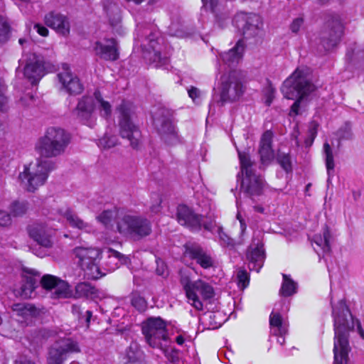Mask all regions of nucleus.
Here are the masks:
<instances>
[{
	"label": "nucleus",
	"mask_w": 364,
	"mask_h": 364,
	"mask_svg": "<svg viewBox=\"0 0 364 364\" xmlns=\"http://www.w3.org/2000/svg\"><path fill=\"white\" fill-rule=\"evenodd\" d=\"M344 27L338 17L328 20L320 33V43L325 51L333 49L341 41Z\"/></svg>",
	"instance_id": "f8f14e48"
},
{
	"label": "nucleus",
	"mask_w": 364,
	"mask_h": 364,
	"mask_svg": "<svg viewBox=\"0 0 364 364\" xmlns=\"http://www.w3.org/2000/svg\"><path fill=\"white\" fill-rule=\"evenodd\" d=\"M93 293V288L88 283H80L75 287V293L73 296L75 297H84L88 296Z\"/></svg>",
	"instance_id": "37998d69"
},
{
	"label": "nucleus",
	"mask_w": 364,
	"mask_h": 364,
	"mask_svg": "<svg viewBox=\"0 0 364 364\" xmlns=\"http://www.w3.org/2000/svg\"><path fill=\"white\" fill-rule=\"evenodd\" d=\"M254 209L256 212H258V213H263L264 211V209L262 206H260V205H256L254 207Z\"/></svg>",
	"instance_id": "774afa93"
},
{
	"label": "nucleus",
	"mask_w": 364,
	"mask_h": 364,
	"mask_svg": "<svg viewBox=\"0 0 364 364\" xmlns=\"http://www.w3.org/2000/svg\"><path fill=\"white\" fill-rule=\"evenodd\" d=\"M109 237L105 239L107 244L121 242L118 235H124L127 240L138 241L150 234V229H110Z\"/></svg>",
	"instance_id": "4be33fe9"
},
{
	"label": "nucleus",
	"mask_w": 364,
	"mask_h": 364,
	"mask_svg": "<svg viewBox=\"0 0 364 364\" xmlns=\"http://www.w3.org/2000/svg\"><path fill=\"white\" fill-rule=\"evenodd\" d=\"M220 100L223 104L240 100L246 91V75L242 70H232L220 78Z\"/></svg>",
	"instance_id": "20e7f679"
},
{
	"label": "nucleus",
	"mask_w": 364,
	"mask_h": 364,
	"mask_svg": "<svg viewBox=\"0 0 364 364\" xmlns=\"http://www.w3.org/2000/svg\"><path fill=\"white\" fill-rule=\"evenodd\" d=\"M117 144V139L115 136H109L105 134L99 139V146L104 149H110L115 146Z\"/></svg>",
	"instance_id": "c03bdc74"
},
{
	"label": "nucleus",
	"mask_w": 364,
	"mask_h": 364,
	"mask_svg": "<svg viewBox=\"0 0 364 364\" xmlns=\"http://www.w3.org/2000/svg\"><path fill=\"white\" fill-rule=\"evenodd\" d=\"M43 289L53 291L55 298H70L73 296L71 287L64 280L51 274H46L41 279Z\"/></svg>",
	"instance_id": "f3484780"
},
{
	"label": "nucleus",
	"mask_w": 364,
	"mask_h": 364,
	"mask_svg": "<svg viewBox=\"0 0 364 364\" xmlns=\"http://www.w3.org/2000/svg\"><path fill=\"white\" fill-rule=\"evenodd\" d=\"M134 105L129 101L123 100L117 107L119 112V134L130 141L131 146L138 149L141 144V134L139 127L131 120V115L134 112Z\"/></svg>",
	"instance_id": "423d86ee"
},
{
	"label": "nucleus",
	"mask_w": 364,
	"mask_h": 364,
	"mask_svg": "<svg viewBox=\"0 0 364 364\" xmlns=\"http://www.w3.org/2000/svg\"><path fill=\"white\" fill-rule=\"evenodd\" d=\"M237 285L241 289L246 288L250 282L248 273L245 269H239L237 273Z\"/></svg>",
	"instance_id": "a18cd8bd"
},
{
	"label": "nucleus",
	"mask_w": 364,
	"mask_h": 364,
	"mask_svg": "<svg viewBox=\"0 0 364 364\" xmlns=\"http://www.w3.org/2000/svg\"><path fill=\"white\" fill-rule=\"evenodd\" d=\"M63 236L65 238H70L72 240H76L79 237L80 234L77 231H69L68 233H65Z\"/></svg>",
	"instance_id": "e2e57ef3"
},
{
	"label": "nucleus",
	"mask_w": 364,
	"mask_h": 364,
	"mask_svg": "<svg viewBox=\"0 0 364 364\" xmlns=\"http://www.w3.org/2000/svg\"><path fill=\"white\" fill-rule=\"evenodd\" d=\"M323 152L327 174L331 176V172L334 170L335 163L332 149L327 141L323 144Z\"/></svg>",
	"instance_id": "e433bc0d"
},
{
	"label": "nucleus",
	"mask_w": 364,
	"mask_h": 364,
	"mask_svg": "<svg viewBox=\"0 0 364 364\" xmlns=\"http://www.w3.org/2000/svg\"><path fill=\"white\" fill-rule=\"evenodd\" d=\"M63 71L58 74V77L63 88L70 95H77L82 92L83 85L80 79L73 76L68 64L63 65Z\"/></svg>",
	"instance_id": "aec40b11"
},
{
	"label": "nucleus",
	"mask_w": 364,
	"mask_h": 364,
	"mask_svg": "<svg viewBox=\"0 0 364 364\" xmlns=\"http://www.w3.org/2000/svg\"><path fill=\"white\" fill-rule=\"evenodd\" d=\"M108 252L109 253V259L114 258L117 259L119 262L122 263L127 264L129 262V258L125 255H122L119 252L114 250L112 249H109Z\"/></svg>",
	"instance_id": "3c124183"
},
{
	"label": "nucleus",
	"mask_w": 364,
	"mask_h": 364,
	"mask_svg": "<svg viewBox=\"0 0 364 364\" xmlns=\"http://www.w3.org/2000/svg\"><path fill=\"white\" fill-rule=\"evenodd\" d=\"M71 142V135L61 127H50L44 134L39 137L35 149L41 157L55 158L65 152Z\"/></svg>",
	"instance_id": "7ed1b4c3"
},
{
	"label": "nucleus",
	"mask_w": 364,
	"mask_h": 364,
	"mask_svg": "<svg viewBox=\"0 0 364 364\" xmlns=\"http://www.w3.org/2000/svg\"><path fill=\"white\" fill-rule=\"evenodd\" d=\"M28 202L14 200L9 207L11 213L16 217L21 216L25 214L28 210Z\"/></svg>",
	"instance_id": "ea45409f"
},
{
	"label": "nucleus",
	"mask_w": 364,
	"mask_h": 364,
	"mask_svg": "<svg viewBox=\"0 0 364 364\" xmlns=\"http://www.w3.org/2000/svg\"><path fill=\"white\" fill-rule=\"evenodd\" d=\"M271 333L277 336V343L283 345L285 342L284 336L287 333V325L283 321L281 315L274 311L269 316Z\"/></svg>",
	"instance_id": "bb28decb"
},
{
	"label": "nucleus",
	"mask_w": 364,
	"mask_h": 364,
	"mask_svg": "<svg viewBox=\"0 0 364 364\" xmlns=\"http://www.w3.org/2000/svg\"><path fill=\"white\" fill-rule=\"evenodd\" d=\"M119 212V209L114 207L112 209L103 210L96 218L102 225L107 226L117 219Z\"/></svg>",
	"instance_id": "f704fd0d"
},
{
	"label": "nucleus",
	"mask_w": 364,
	"mask_h": 364,
	"mask_svg": "<svg viewBox=\"0 0 364 364\" xmlns=\"http://www.w3.org/2000/svg\"><path fill=\"white\" fill-rule=\"evenodd\" d=\"M156 272L159 275L164 276L166 274V267L163 262H157Z\"/></svg>",
	"instance_id": "680f3d73"
},
{
	"label": "nucleus",
	"mask_w": 364,
	"mask_h": 364,
	"mask_svg": "<svg viewBox=\"0 0 364 364\" xmlns=\"http://www.w3.org/2000/svg\"><path fill=\"white\" fill-rule=\"evenodd\" d=\"M264 182L260 176L254 172L246 171L242 180L241 189L249 197L259 196L263 193Z\"/></svg>",
	"instance_id": "5701e85b"
},
{
	"label": "nucleus",
	"mask_w": 364,
	"mask_h": 364,
	"mask_svg": "<svg viewBox=\"0 0 364 364\" xmlns=\"http://www.w3.org/2000/svg\"><path fill=\"white\" fill-rule=\"evenodd\" d=\"M318 124L316 122H313L311 124V127L309 129V138L305 140L306 146H311L315 138L317 135V129Z\"/></svg>",
	"instance_id": "8fccbe9b"
},
{
	"label": "nucleus",
	"mask_w": 364,
	"mask_h": 364,
	"mask_svg": "<svg viewBox=\"0 0 364 364\" xmlns=\"http://www.w3.org/2000/svg\"><path fill=\"white\" fill-rule=\"evenodd\" d=\"M296 284L287 275L283 274V282L280 289V294L284 296H289L296 292Z\"/></svg>",
	"instance_id": "4c0bfd02"
},
{
	"label": "nucleus",
	"mask_w": 364,
	"mask_h": 364,
	"mask_svg": "<svg viewBox=\"0 0 364 364\" xmlns=\"http://www.w3.org/2000/svg\"><path fill=\"white\" fill-rule=\"evenodd\" d=\"M142 333L146 343L154 348L164 350L168 336L166 330V322L161 317H149L142 325Z\"/></svg>",
	"instance_id": "6e6552de"
},
{
	"label": "nucleus",
	"mask_w": 364,
	"mask_h": 364,
	"mask_svg": "<svg viewBox=\"0 0 364 364\" xmlns=\"http://www.w3.org/2000/svg\"><path fill=\"white\" fill-rule=\"evenodd\" d=\"M312 80V71L307 66H299L283 82L281 92L284 98L295 100L290 107L289 115L299 114L303 100L316 90Z\"/></svg>",
	"instance_id": "f03ea898"
},
{
	"label": "nucleus",
	"mask_w": 364,
	"mask_h": 364,
	"mask_svg": "<svg viewBox=\"0 0 364 364\" xmlns=\"http://www.w3.org/2000/svg\"><path fill=\"white\" fill-rule=\"evenodd\" d=\"M132 305L139 311H143L146 308V301L139 294H134L131 299Z\"/></svg>",
	"instance_id": "09e8293b"
},
{
	"label": "nucleus",
	"mask_w": 364,
	"mask_h": 364,
	"mask_svg": "<svg viewBox=\"0 0 364 364\" xmlns=\"http://www.w3.org/2000/svg\"><path fill=\"white\" fill-rule=\"evenodd\" d=\"M176 342L178 345L182 346L185 342V338L183 335L179 334L176 337Z\"/></svg>",
	"instance_id": "69168bd1"
},
{
	"label": "nucleus",
	"mask_w": 364,
	"mask_h": 364,
	"mask_svg": "<svg viewBox=\"0 0 364 364\" xmlns=\"http://www.w3.org/2000/svg\"><path fill=\"white\" fill-rule=\"evenodd\" d=\"M263 232L256 229L253 232L252 242L247 252L249 268L258 272L262 267L265 259V252L262 242Z\"/></svg>",
	"instance_id": "ddd939ff"
},
{
	"label": "nucleus",
	"mask_w": 364,
	"mask_h": 364,
	"mask_svg": "<svg viewBox=\"0 0 364 364\" xmlns=\"http://www.w3.org/2000/svg\"><path fill=\"white\" fill-rule=\"evenodd\" d=\"M55 168L56 164L54 161L38 159L35 163H31L28 166H25L19 178L21 180H27L26 189L28 192L33 193L46 183L50 173Z\"/></svg>",
	"instance_id": "39448f33"
},
{
	"label": "nucleus",
	"mask_w": 364,
	"mask_h": 364,
	"mask_svg": "<svg viewBox=\"0 0 364 364\" xmlns=\"http://www.w3.org/2000/svg\"><path fill=\"white\" fill-rule=\"evenodd\" d=\"M144 58L149 61L150 65H152L156 68L166 65L168 61L166 58H163L161 56V52L155 50H149L145 53Z\"/></svg>",
	"instance_id": "72a5a7b5"
},
{
	"label": "nucleus",
	"mask_w": 364,
	"mask_h": 364,
	"mask_svg": "<svg viewBox=\"0 0 364 364\" xmlns=\"http://www.w3.org/2000/svg\"><path fill=\"white\" fill-rule=\"evenodd\" d=\"M92 316V311H86L85 312V317H86V323H87V325L89 324L90 321V318Z\"/></svg>",
	"instance_id": "338daca9"
},
{
	"label": "nucleus",
	"mask_w": 364,
	"mask_h": 364,
	"mask_svg": "<svg viewBox=\"0 0 364 364\" xmlns=\"http://www.w3.org/2000/svg\"><path fill=\"white\" fill-rule=\"evenodd\" d=\"M46 74L43 57L34 53H30L23 68L24 77L32 85H36Z\"/></svg>",
	"instance_id": "4468645a"
},
{
	"label": "nucleus",
	"mask_w": 364,
	"mask_h": 364,
	"mask_svg": "<svg viewBox=\"0 0 364 364\" xmlns=\"http://www.w3.org/2000/svg\"><path fill=\"white\" fill-rule=\"evenodd\" d=\"M236 26L242 29L245 38L254 37L258 34L262 21L260 16L255 14L242 13L237 14L234 19Z\"/></svg>",
	"instance_id": "2eb2a0df"
},
{
	"label": "nucleus",
	"mask_w": 364,
	"mask_h": 364,
	"mask_svg": "<svg viewBox=\"0 0 364 364\" xmlns=\"http://www.w3.org/2000/svg\"><path fill=\"white\" fill-rule=\"evenodd\" d=\"M332 306V316L334 326L333 364H348V334L350 331H355L364 339V331L358 319L352 316L346 301L341 299Z\"/></svg>",
	"instance_id": "f257e3e1"
},
{
	"label": "nucleus",
	"mask_w": 364,
	"mask_h": 364,
	"mask_svg": "<svg viewBox=\"0 0 364 364\" xmlns=\"http://www.w3.org/2000/svg\"><path fill=\"white\" fill-rule=\"evenodd\" d=\"M245 47L243 40H238L234 47L221 54L223 60L229 66L237 64L243 57Z\"/></svg>",
	"instance_id": "cd10ccee"
},
{
	"label": "nucleus",
	"mask_w": 364,
	"mask_h": 364,
	"mask_svg": "<svg viewBox=\"0 0 364 364\" xmlns=\"http://www.w3.org/2000/svg\"><path fill=\"white\" fill-rule=\"evenodd\" d=\"M273 137L272 131L266 130L260 138L258 153L262 164H269L274 158V151L272 147Z\"/></svg>",
	"instance_id": "393cba45"
},
{
	"label": "nucleus",
	"mask_w": 364,
	"mask_h": 364,
	"mask_svg": "<svg viewBox=\"0 0 364 364\" xmlns=\"http://www.w3.org/2000/svg\"><path fill=\"white\" fill-rule=\"evenodd\" d=\"M275 88L270 80L267 79V87L264 91L265 103L267 106H270L274 99Z\"/></svg>",
	"instance_id": "49530a36"
},
{
	"label": "nucleus",
	"mask_w": 364,
	"mask_h": 364,
	"mask_svg": "<svg viewBox=\"0 0 364 364\" xmlns=\"http://www.w3.org/2000/svg\"><path fill=\"white\" fill-rule=\"evenodd\" d=\"M276 159L277 163L287 173L292 172L291 158L289 153H284L279 150L277 154Z\"/></svg>",
	"instance_id": "c9c22d12"
},
{
	"label": "nucleus",
	"mask_w": 364,
	"mask_h": 364,
	"mask_svg": "<svg viewBox=\"0 0 364 364\" xmlns=\"http://www.w3.org/2000/svg\"><path fill=\"white\" fill-rule=\"evenodd\" d=\"M94 96H95V98L96 99V100L99 102V103H101V102L102 101H105L102 98V96L101 95V92L100 90H97L95 91L94 92Z\"/></svg>",
	"instance_id": "0e129e2a"
},
{
	"label": "nucleus",
	"mask_w": 364,
	"mask_h": 364,
	"mask_svg": "<svg viewBox=\"0 0 364 364\" xmlns=\"http://www.w3.org/2000/svg\"><path fill=\"white\" fill-rule=\"evenodd\" d=\"M26 283L21 287L22 296L25 298H30L34 289L37 287L38 279L40 274L35 269H25Z\"/></svg>",
	"instance_id": "c756f323"
},
{
	"label": "nucleus",
	"mask_w": 364,
	"mask_h": 364,
	"mask_svg": "<svg viewBox=\"0 0 364 364\" xmlns=\"http://www.w3.org/2000/svg\"><path fill=\"white\" fill-rule=\"evenodd\" d=\"M65 218L73 228H83L84 223L77 215L73 214L70 210H67Z\"/></svg>",
	"instance_id": "de8ad7c7"
},
{
	"label": "nucleus",
	"mask_w": 364,
	"mask_h": 364,
	"mask_svg": "<svg viewBox=\"0 0 364 364\" xmlns=\"http://www.w3.org/2000/svg\"><path fill=\"white\" fill-rule=\"evenodd\" d=\"M188 97L191 98L193 101L198 98L200 95L199 90L193 86H191V88L188 90Z\"/></svg>",
	"instance_id": "052dcab7"
},
{
	"label": "nucleus",
	"mask_w": 364,
	"mask_h": 364,
	"mask_svg": "<svg viewBox=\"0 0 364 364\" xmlns=\"http://www.w3.org/2000/svg\"><path fill=\"white\" fill-rule=\"evenodd\" d=\"M303 23H304V19L302 18H295L292 21L291 24L290 25L291 31L293 33H296L299 31V29H300L301 26L303 25Z\"/></svg>",
	"instance_id": "6e6d98bb"
},
{
	"label": "nucleus",
	"mask_w": 364,
	"mask_h": 364,
	"mask_svg": "<svg viewBox=\"0 0 364 364\" xmlns=\"http://www.w3.org/2000/svg\"><path fill=\"white\" fill-rule=\"evenodd\" d=\"M80 352L77 341L70 337L58 338L48 350V364H63L70 354Z\"/></svg>",
	"instance_id": "9d476101"
},
{
	"label": "nucleus",
	"mask_w": 364,
	"mask_h": 364,
	"mask_svg": "<svg viewBox=\"0 0 364 364\" xmlns=\"http://www.w3.org/2000/svg\"><path fill=\"white\" fill-rule=\"evenodd\" d=\"M181 283L186 291L188 303L197 310L203 309V300L214 296L213 287L202 279L191 281L188 274L182 273Z\"/></svg>",
	"instance_id": "0eeeda50"
},
{
	"label": "nucleus",
	"mask_w": 364,
	"mask_h": 364,
	"mask_svg": "<svg viewBox=\"0 0 364 364\" xmlns=\"http://www.w3.org/2000/svg\"><path fill=\"white\" fill-rule=\"evenodd\" d=\"M279 233L284 235L288 240H291L297 235L296 230L291 228L283 229V231Z\"/></svg>",
	"instance_id": "13d9d810"
},
{
	"label": "nucleus",
	"mask_w": 364,
	"mask_h": 364,
	"mask_svg": "<svg viewBox=\"0 0 364 364\" xmlns=\"http://www.w3.org/2000/svg\"><path fill=\"white\" fill-rule=\"evenodd\" d=\"M171 115L168 109L159 108L158 114L153 116L154 122L159 134L164 135H176L175 128L171 119Z\"/></svg>",
	"instance_id": "b1692460"
},
{
	"label": "nucleus",
	"mask_w": 364,
	"mask_h": 364,
	"mask_svg": "<svg viewBox=\"0 0 364 364\" xmlns=\"http://www.w3.org/2000/svg\"><path fill=\"white\" fill-rule=\"evenodd\" d=\"M177 220L182 226L187 228H213L215 219L213 214L203 215L195 213L186 205H180L177 208Z\"/></svg>",
	"instance_id": "9b49d317"
},
{
	"label": "nucleus",
	"mask_w": 364,
	"mask_h": 364,
	"mask_svg": "<svg viewBox=\"0 0 364 364\" xmlns=\"http://www.w3.org/2000/svg\"><path fill=\"white\" fill-rule=\"evenodd\" d=\"M5 87L0 82V110L4 111L5 105L7 104V97L4 95Z\"/></svg>",
	"instance_id": "4d7b16f0"
},
{
	"label": "nucleus",
	"mask_w": 364,
	"mask_h": 364,
	"mask_svg": "<svg viewBox=\"0 0 364 364\" xmlns=\"http://www.w3.org/2000/svg\"><path fill=\"white\" fill-rule=\"evenodd\" d=\"M45 24L58 33L68 36L70 32V24L67 16L57 11H50L45 15Z\"/></svg>",
	"instance_id": "412c9836"
},
{
	"label": "nucleus",
	"mask_w": 364,
	"mask_h": 364,
	"mask_svg": "<svg viewBox=\"0 0 364 364\" xmlns=\"http://www.w3.org/2000/svg\"><path fill=\"white\" fill-rule=\"evenodd\" d=\"M308 237L318 256L330 252L333 238L330 229H310Z\"/></svg>",
	"instance_id": "dca6fc26"
},
{
	"label": "nucleus",
	"mask_w": 364,
	"mask_h": 364,
	"mask_svg": "<svg viewBox=\"0 0 364 364\" xmlns=\"http://www.w3.org/2000/svg\"><path fill=\"white\" fill-rule=\"evenodd\" d=\"M28 233L38 245L45 247L52 246L53 237L52 229H30Z\"/></svg>",
	"instance_id": "c85d7f7f"
},
{
	"label": "nucleus",
	"mask_w": 364,
	"mask_h": 364,
	"mask_svg": "<svg viewBox=\"0 0 364 364\" xmlns=\"http://www.w3.org/2000/svg\"><path fill=\"white\" fill-rule=\"evenodd\" d=\"M127 362L126 364H141L139 360L141 352L138 349L136 344H132L127 353Z\"/></svg>",
	"instance_id": "79ce46f5"
},
{
	"label": "nucleus",
	"mask_w": 364,
	"mask_h": 364,
	"mask_svg": "<svg viewBox=\"0 0 364 364\" xmlns=\"http://www.w3.org/2000/svg\"><path fill=\"white\" fill-rule=\"evenodd\" d=\"M123 225L127 228H149V222L140 216L124 215L122 219Z\"/></svg>",
	"instance_id": "473e14b6"
},
{
	"label": "nucleus",
	"mask_w": 364,
	"mask_h": 364,
	"mask_svg": "<svg viewBox=\"0 0 364 364\" xmlns=\"http://www.w3.org/2000/svg\"><path fill=\"white\" fill-rule=\"evenodd\" d=\"M95 110V102L93 97L83 95L78 100L76 107L72 110V114L82 124L90 126Z\"/></svg>",
	"instance_id": "a211bd4d"
},
{
	"label": "nucleus",
	"mask_w": 364,
	"mask_h": 364,
	"mask_svg": "<svg viewBox=\"0 0 364 364\" xmlns=\"http://www.w3.org/2000/svg\"><path fill=\"white\" fill-rule=\"evenodd\" d=\"M106 41L109 43V44L105 45L100 41L95 43L94 49L96 55L106 61H115L118 60L119 53L117 41L114 38H109Z\"/></svg>",
	"instance_id": "a878e982"
},
{
	"label": "nucleus",
	"mask_w": 364,
	"mask_h": 364,
	"mask_svg": "<svg viewBox=\"0 0 364 364\" xmlns=\"http://www.w3.org/2000/svg\"><path fill=\"white\" fill-rule=\"evenodd\" d=\"M184 258L195 259L196 262L204 269H208L213 265L212 257L208 254L198 244L188 242L184 245Z\"/></svg>",
	"instance_id": "6ab92c4d"
},
{
	"label": "nucleus",
	"mask_w": 364,
	"mask_h": 364,
	"mask_svg": "<svg viewBox=\"0 0 364 364\" xmlns=\"http://www.w3.org/2000/svg\"><path fill=\"white\" fill-rule=\"evenodd\" d=\"M245 229H240V236L237 238L231 237L228 233L223 231V229H218V241L221 245L228 247H234L237 245H240L243 242V235L245 234Z\"/></svg>",
	"instance_id": "2f4dec72"
},
{
	"label": "nucleus",
	"mask_w": 364,
	"mask_h": 364,
	"mask_svg": "<svg viewBox=\"0 0 364 364\" xmlns=\"http://www.w3.org/2000/svg\"><path fill=\"white\" fill-rule=\"evenodd\" d=\"M11 223V218L9 213L5 210H0V227L6 228Z\"/></svg>",
	"instance_id": "603ef678"
},
{
	"label": "nucleus",
	"mask_w": 364,
	"mask_h": 364,
	"mask_svg": "<svg viewBox=\"0 0 364 364\" xmlns=\"http://www.w3.org/2000/svg\"><path fill=\"white\" fill-rule=\"evenodd\" d=\"M34 28L36 29L37 33L40 36H43V37H46L48 36L49 31H48V29L46 26H42L39 23H36L34 26Z\"/></svg>",
	"instance_id": "bf43d9fd"
},
{
	"label": "nucleus",
	"mask_w": 364,
	"mask_h": 364,
	"mask_svg": "<svg viewBox=\"0 0 364 364\" xmlns=\"http://www.w3.org/2000/svg\"><path fill=\"white\" fill-rule=\"evenodd\" d=\"M100 104L102 108L101 116L106 119L109 118L112 114V107L109 102L105 100Z\"/></svg>",
	"instance_id": "864d4df0"
},
{
	"label": "nucleus",
	"mask_w": 364,
	"mask_h": 364,
	"mask_svg": "<svg viewBox=\"0 0 364 364\" xmlns=\"http://www.w3.org/2000/svg\"><path fill=\"white\" fill-rule=\"evenodd\" d=\"M238 158L240 160V168L242 174H246V171L254 172L252 166V163L250 160V155L245 151H238Z\"/></svg>",
	"instance_id": "58836bf2"
},
{
	"label": "nucleus",
	"mask_w": 364,
	"mask_h": 364,
	"mask_svg": "<svg viewBox=\"0 0 364 364\" xmlns=\"http://www.w3.org/2000/svg\"><path fill=\"white\" fill-rule=\"evenodd\" d=\"M101 253L99 248L77 247L73 250L77 263L87 272L88 277L92 279L102 277L98 267Z\"/></svg>",
	"instance_id": "1a4fd4ad"
},
{
	"label": "nucleus",
	"mask_w": 364,
	"mask_h": 364,
	"mask_svg": "<svg viewBox=\"0 0 364 364\" xmlns=\"http://www.w3.org/2000/svg\"><path fill=\"white\" fill-rule=\"evenodd\" d=\"M11 26L8 21L0 16V45L7 42L10 38Z\"/></svg>",
	"instance_id": "a19ab883"
},
{
	"label": "nucleus",
	"mask_w": 364,
	"mask_h": 364,
	"mask_svg": "<svg viewBox=\"0 0 364 364\" xmlns=\"http://www.w3.org/2000/svg\"><path fill=\"white\" fill-rule=\"evenodd\" d=\"M13 311L18 317L19 322H28L36 314V309L29 304H16L12 307Z\"/></svg>",
	"instance_id": "7c9ffc66"
},
{
	"label": "nucleus",
	"mask_w": 364,
	"mask_h": 364,
	"mask_svg": "<svg viewBox=\"0 0 364 364\" xmlns=\"http://www.w3.org/2000/svg\"><path fill=\"white\" fill-rule=\"evenodd\" d=\"M203 6L206 9H209L212 13H215L218 6L219 4V0H201Z\"/></svg>",
	"instance_id": "5fc2aeb1"
}]
</instances>
